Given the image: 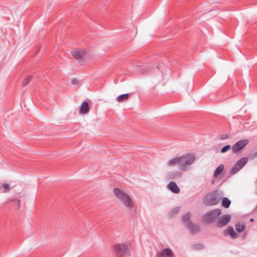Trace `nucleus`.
<instances>
[{"label":"nucleus","instance_id":"bb28decb","mask_svg":"<svg viewBox=\"0 0 257 257\" xmlns=\"http://www.w3.org/2000/svg\"><path fill=\"white\" fill-rule=\"evenodd\" d=\"M257 156V152L252 153L251 155V158L253 159Z\"/></svg>","mask_w":257,"mask_h":257},{"label":"nucleus","instance_id":"f8f14e48","mask_svg":"<svg viewBox=\"0 0 257 257\" xmlns=\"http://www.w3.org/2000/svg\"><path fill=\"white\" fill-rule=\"evenodd\" d=\"M89 110V107L88 102L86 101H83L81 105L80 113L85 114L87 113Z\"/></svg>","mask_w":257,"mask_h":257},{"label":"nucleus","instance_id":"cd10ccee","mask_svg":"<svg viewBox=\"0 0 257 257\" xmlns=\"http://www.w3.org/2000/svg\"><path fill=\"white\" fill-rule=\"evenodd\" d=\"M179 209V208H176L175 209H174V210H173L172 211V213L173 214L174 213H176V212H177L178 211Z\"/></svg>","mask_w":257,"mask_h":257},{"label":"nucleus","instance_id":"ddd939ff","mask_svg":"<svg viewBox=\"0 0 257 257\" xmlns=\"http://www.w3.org/2000/svg\"><path fill=\"white\" fill-rule=\"evenodd\" d=\"M187 227L192 232L195 233L199 230V226L197 224H193L192 222H188Z\"/></svg>","mask_w":257,"mask_h":257},{"label":"nucleus","instance_id":"412c9836","mask_svg":"<svg viewBox=\"0 0 257 257\" xmlns=\"http://www.w3.org/2000/svg\"><path fill=\"white\" fill-rule=\"evenodd\" d=\"M32 78V76H30V75L26 77L23 82L22 86L23 87L27 86L30 83V82L31 81Z\"/></svg>","mask_w":257,"mask_h":257},{"label":"nucleus","instance_id":"7ed1b4c3","mask_svg":"<svg viewBox=\"0 0 257 257\" xmlns=\"http://www.w3.org/2000/svg\"><path fill=\"white\" fill-rule=\"evenodd\" d=\"M221 198L217 190L207 194L203 199V203L207 206L214 205L218 204Z\"/></svg>","mask_w":257,"mask_h":257},{"label":"nucleus","instance_id":"6ab92c4d","mask_svg":"<svg viewBox=\"0 0 257 257\" xmlns=\"http://www.w3.org/2000/svg\"><path fill=\"white\" fill-rule=\"evenodd\" d=\"M190 217V213L189 212H187L182 216V220L184 223H186L187 225L188 222H191L189 220Z\"/></svg>","mask_w":257,"mask_h":257},{"label":"nucleus","instance_id":"4468645a","mask_svg":"<svg viewBox=\"0 0 257 257\" xmlns=\"http://www.w3.org/2000/svg\"><path fill=\"white\" fill-rule=\"evenodd\" d=\"M167 165L168 166L172 167L174 166H178L180 168V163H179V157H175L172 159L169 160L167 162Z\"/></svg>","mask_w":257,"mask_h":257},{"label":"nucleus","instance_id":"9b49d317","mask_svg":"<svg viewBox=\"0 0 257 257\" xmlns=\"http://www.w3.org/2000/svg\"><path fill=\"white\" fill-rule=\"evenodd\" d=\"M168 188L173 193L177 194L180 192V188L177 185L175 182L172 181L170 182L168 186Z\"/></svg>","mask_w":257,"mask_h":257},{"label":"nucleus","instance_id":"1a4fd4ad","mask_svg":"<svg viewBox=\"0 0 257 257\" xmlns=\"http://www.w3.org/2000/svg\"><path fill=\"white\" fill-rule=\"evenodd\" d=\"M173 255L172 251L170 248H165L157 252V257H171Z\"/></svg>","mask_w":257,"mask_h":257},{"label":"nucleus","instance_id":"c85d7f7f","mask_svg":"<svg viewBox=\"0 0 257 257\" xmlns=\"http://www.w3.org/2000/svg\"><path fill=\"white\" fill-rule=\"evenodd\" d=\"M227 135H223L222 137H221V139L224 140V139H226L227 138Z\"/></svg>","mask_w":257,"mask_h":257},{"label":"nucleus","instance_id":"39448f33","mask_svg":"<svg viewBox=\"0 0 257 257\" xmlns=\"http://www.w3.org/2000/svg\"><path fill=\"white\" fill-rule=\"evenodd\" d=\"M248 158L243 157L236 162L230 170V174L234 175L241 170L246 164Z\"/></svg>","mask_w":257,"mask_h":257},{"label":"nucleus","instance_id":"a878e982","mask_svg":"<svg viewBox=\"0 0 257 257\" xmlns=\"http://www.w3.org/2000/svg\"><path fill=\"white\" fill-rule=\"evenodd\" d=\"M78 80L75 79V78H73L71 80V83L73 84H77L78 83Z\"/></svg>","mask_w":257,"mask_h":257},{"label":"nucleus","instance_id":"20e7f679","mask_svg":"<svg viewBox=\"0 0 257 257\" xmlns=\"http://www.w3.org/2000/svg\"><path fill=\"white\" fill-rule=\"evenodd\" d=\"M221 214V210L220 209L209 211L204 215V221L207 223H212L218 218Z\"/></svg>","mask_w":257,"mask_h":257},{"label":"nucleus","instance_id":"9d476101","mask_svg":"<svg viewBox=\"0 0 257 257\" xmlns=\"http://www.w3.org/2000/svg\"><path fill=\"white\" fill-rule=\"evenodd\" d=\"M71 54L75 59L80 60L81 62H83L84 57L86 55V52L84 51H79L78 50H76L71 52Z\"/></svg>","mask_w":257,"mask_h":257},{"label":"nucleus","instance_id":"a211bd4d","mask_svg":"<svg viewBox=\"0 0 257 257\" xmlns=\"http://www.w3.org/2000/svg\"><path fill=\"white\" fill-rule=\"evenodd\" d=\"M231 204V201L227 198H223L222 200L221 204L225 208H228Z\"/></svg>","mask_w":257,"mask_h":257},{"label":"nucleus","instance_id":"2eb2a0df","mask_svg":"<svg viewBox=\"0 0 257 257\" xmlns=\"http://www.w3.org/2000/svg\"><path fill=\"white\" fill-rule=\"evenodd\" d=\"M224 168V165L223 164H221L219 165L217 168L215 169V171L213 173V177H217L221 172L223 170Z\"/></svg>","mask_w":257,"mask_h":257},{"label":"nucleus","instance_id":"0eeeda50","mask_svg":"<svg viewBox=\"0 0 257 257\" xmlns=\"http://www.w3.org/2000/svg\"><path fill=\"white\" fill-rule=\"evenodd\" d=\"M248 143L249 141L247 139L241 140L237 142L231 147L233 153H237L243 149Z\"/></svg>","mask_w":257,"mask_h":257},{"label":"nucleus","instance_id":"b1692460","mask_svg":"<svg viewBox=\"0 0 257 257\" xmlns=\"http://www.w3.org/2000/svg\"><path fill=\"white\" fill-rule=\"evenodd\" d=\"M193 248L195 249H200L203 248V245L201 244H196L193 245Z\"/></svg>","mask_w":257,"mask_h":257},{"label":"nucleus","instance_id":"f03ea898","mask_svg":"<svg viewBox=\"0 0 257 257\" xmlns=\"http://www.w3.org/2000/svg\"><path fill=\"white\" fill-rule=\"evenodd\" d=\"M179 158L180 169L183 171H186L188 167L192 165L196 160V156L192 153L186 154Z\"/></svg>","mask_w":257,"mask_h":257},{"label":"nucleus","instance_id":"393cba45","mask_svg":"<svg viewBox=\"0 0 257 257\" xmlns=\"http://www.w3.org/2000/svg\"><path fill=\"white\" fill-rule=\"evenodd\" d=\"M13 201H16L18 203V207H20L21 200L20 199L15 198L13 199Z\"/></svg>","mask_w":257,"mask_h":257},{"label":"nucleus","instance_id":"f257e3e1","mask_svg":"<svg viewBox=\"0 0 257 257\" xmlns=\"http://www.w3.org/2000/svg\"><path fill=\"white\" fill-rule=\"evenodd\" d=\"M113 193L126 207L132 208L133 207V201L128 194L118 188L113 189Z\"/></svg>","mask_w":257,"mask_h":257},{"label":"nucleus","instance_id":"6e6552de","mask_svg":"<svg viewBox=\"0 0 257 257\" xmlns=\"http://www.w3.org/2000/svg\"><path fill=\"white\" fill-rule=\"evenodd\" d=\"M231 220V217L229 215H224L221 217L218 221L216 223V226L218 227H221L227 224Z\"/></svg>","mask_w":257,"mask_h":257},{"label":"nucleus","instance_id":"5701e85b","mask_svg":"<svg viewBox=\"0 0 257 257\" xmlns=\"http://www.w3.org/2000/svg\"><path fill=\"white\" fill-rule=\"evenodd\" d=\"M2 187L4 188L3 192H7L10 189V185L8 184H3Z\"/></svg>","mask_w":257,"mask_h":257},{"label":"nucleus","instance_id":"dca6fc26","mask_svg":"<svg viewBox=\"0 0 257 257\" xmlns=\"http://www.w3.org/2000/svg\"><path fill=\"white\" fill-rule=\"evenodd\" d=\"M236 231L239 233H240L245 229V225L243 223H240V222H237L235 225Z\"/></svg>","mask_w":257,"mask_h":257},{"label":"nucleus","instance_id":"f3484780","mask_svg":"<svg viewBox=\"0 0 257 257\" xmlns=\"http://www.w3.org/2000/svg\"><path fill=\"white\" fill-rule=\"evenodd\" d=\"M227 233L232 237L236 238L237 234L235 233L233 228L232 226H228L227 229Z\"/></svg>","mask_w":257,"mask_h":257},{"label":"nucleus","instance_id":"423d86ee","mask_svg":"<svg viewBox=\"0 0 257 257\" xmlns=\"http://www.w3.org/2000/svg\"><path fill=\"white\" fill-rule=\"evenodd\" d=\"M114 249L118 257H123L129 254L128 247L125 244H116L114 246Z\"/></svg>","mask_w":257,"mask_h":257},{"label":"nucleus","instance_id":"c756f323","mask_svg":"<svg viewBox=\"0 0 257 257\" xmlns=\"http://www.w3.org/2000/svg\"><path fill=\"white\" fill-rule=\"evenodd\" d=\"M249 221H250V222H253V221H254V219H253V218H250V220H249Z\"/></svg>","mask_w":257,"mask_h":257},{"label":"nucleus","instance_id":"aec40b11","mask_svg":"<svg viewBox=\"0 0 257 257\" xmlns=\"http://www.w3.org/2000/svg\"><path fill=\"white\" fill-rule=\"evenodd\" d=\"M129 97V94L128 93H125L123 94H121L119 95L117 97V101L118 102H121L124 100L127 99Z\"/></svg>","mask_w":257,"mask_h":257},{"label":"nucleus","instance_id":"4be33fe9","mask_svg":"<svg viewBox=\"0 0 257 257\" xmlns=\"http://www.w3.org/2000/svg\"><path fill=\"white\" fill-rule=\"evenodd\" d=\"M230 149L231 146L229 145H226L221 149V153L223 154L229 151Z\"/></svg>","mask_w":257,"mask_h":257}]
</instances>
